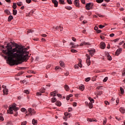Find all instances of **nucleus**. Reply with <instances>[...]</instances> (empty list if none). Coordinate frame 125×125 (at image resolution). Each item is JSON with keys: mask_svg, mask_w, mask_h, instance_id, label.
<instances>
[{"mask_svg": "<svg viewBox=\"0 0 125 125\" xmlns=\"http://www.w3.org/2000/svg\"><path fill=\"white\" fill-rule=\"evenodd\" d=\"M6 48L7 50H3L2 52L7 56H5V58H7V61L9 65H15L17 61L28 60L29 55L27 48L11 42L7 43Z\"/></svg>", "mask_w": 125, "mask_h": 125, "instance_id": "nucleus-1", "label": "nucleus"}, {"mask_svg": "<svg viewBox=\"0 0 125 125\" xmlns=\"http://www.w3.org/2000/svg\"><path fill=\"white\" fill-rule=\"evenodd\" d=\"M16 104H14L13 105L9 107V110L8 112L9 114H13V111H17L18 110V108L16 107Z\"/></svg>", "mask_w": 125, "mask_h": 125, "instance_id": "nucleus-2", "label": "nucleus"}, {"mask_svg": "<svg viewBox=\"0 0 125 125\" xmlns=\"http://www.w3.org/2000/svg\"><path fill=\"white\" fill-rule=\"evenodd\" d=\"M28 112H29V113L26 114V116H32L33 115H35L36 114V111H35V110L34 109H32L31 108H29L28 109Z\"/></svg>", "mask_w": 125, "mask_h": 125, "instance_id": "nucleus-3", "label": "nucleus"}, {"mask_svg": "<svg viewBox=\"0 0 125 125\" xmlns=\"http://www.w3.org/2000/svg\"><path fill=\"white\" fill-rule=\"evenodd\" d=\"M92 6H93V4L91 3H87L85 6L86 9L87 10H90V9L92 8Z\"/></svg>", "mask_w": 125, "mask_h": 125, "instance_id": "nucleus-4", "label": "nucleus"}, {"mask_svg": "<svg viewBox=\"0 0 125 125\" xmlns=\"http://www.w3.org/2000/svg\"><path fill=\"white\" fill-rule=\"evenodd\" d=\"M44 92H45V89H44V88H42L40 90V92H37L36 94L38 96H41L42 95V93H44Z\"/></svg>", "mask_w": 125, "mask_h": 125, "instance_id": "nucleus-5", "label": "nucleus"}, {"mask_svg": "<svg viewBox=\"0 0 125 125\" xmlns=\"http://www.w3.org/2000/svg\"><path fill=\"white\" fill-rule=\"evenodd\" d=\"M80 0H75L74 1V5L76 6V7H81V6H80V3H79V1Z\"/></svg>", "mask_w": 125, "mask_h": 125, "instance_id": "nucleus-6", "label": "nucleus"}, {"mask_svg": "<svg viewBox=\"0 0 125 125\" xmlns=\"http://www.w3.org/2000/svg\"><path fill=\"white\" fill-rule=\"evenodd\" d=\"M122 51H123V49H122V48L118 49L115 53L116 55H117V56H118V55H120V53H121V52H122Z\"/></svg>", "mask_w": 125, "mask_h": 125, "instance_id": "nucleus-7", "label": "nucleus"}, {"mask_svg": "<svg viewBox=\"0 0 125 125\" xmlns=\"http://www.w3.org/2000/svg\"><path fill=\"white\" fill-rule=\"evenodd\" d=\"M100 47L102 48V49H104L106 47V44L104 42H101L100 43Z\"/></svg>", "mask_w": 125, "mask_h": 125, "instance_id": "nucleus-8", "label": "nucleus"}, {"mask_svg": "<svg viewBox=\"0 0 125 125\" xmlns=\"http://www.w3.org/2000/svg\"><path fill=\"white\" fill-rule=\"evenodd\" d=\"M88 52H89L90 55L92 57L94 55V53L95 52L94 51V49H91L90 50H88Z\"/></svg>", "mask_w": 125, "mask_h": 125, "instance_id": "nucleus-9", "label": "nucleus"}, {"mask_svg": "<svg viewBox=\"0 0 125 125\" xmlns=\"http://www.w3.org/2000/svg\"><path fill=\"white\" fill-rule=\"evenodd\" d=\"M52 2L54 4L55 7H57L58 6V1L56 0H52Z\"/></svg>", "mask_w": 125, "mask_h": 125, "instance_id": "nucleus-10", "label": "nucleus"}, {"mask_svg": "<svg viewBox=\"0 0 125 125\" xmlns=\"http://www.w3.org/2000/svg\"><path fill=\"white\" fill-rule=\"evenodd\" d=\"M56 30H60L61 32H62L63 31V27H62L61 25H60L59 26H56L55 27Z\"/></svg>", "mask_w": 125, "mask_h": 125, "instance_id": "nucleus-11", "label": "nucleus"}, {"mask_svg": "<svg viewBox=\"0 0 125 125\" xmlns=\"http://www.w3.org/2000/svg\"><path fill=\"white\" fill-rule=\"evenodd\" d=\"M32 124L34 125H38V121L36 120L35 119H33V120H32Z\"/></svg>", "mask_w": 125, "mask_h": 125, "instance_id": "nucleus-12", "label": "nucleus"}, {"mask_svg": "<svg viewBox=\"0 0 125 125\" xmlns=\"http://www.w3.org/2000/svg\"><path fill=\"white\" fill-rule=\"evenodd\" d=\"M3 92L4 94H8V89L5 88L3 90Z\"/></svg>", "mask_w": 125, "mask_h": 125, "instance_id": "nucleus-13", "label": "nucleus"}, {"mask_svg": "<svg viewBox=\"0 0 125 125\" xmlns=\"http://www.w3.org/2000/svg\"><path fill=\"white\" fill-rule=\"evenodd\" d=\"M64 115L65 117H67V118H70L71 117V114L68 113V112H65L64 113Z\"/></svg>", "mask_w": 125, "mask_h": 125, "instance_id": "nucleus-14", "label": "nucleus"}, {"mask_svg": "<svg viewBox=\"0 0 125 125\" xmlns=\"http://www.w3.org/2000/svg\"><path fill=\"white\" fill-rule=\"evenodd\" d=\"M79 89H80V90H81L82 91H83V90H84V86L83 85L80 86Z\"/></svg>", "mask_w": 125, "mask_h": 125, "instance_id": "nucleus-15", "label": "nucleus"}, {"mask_svg": "<svg viewBox=\"0 0 125 125\" xmlns=\"http://www.w3.org/2000/svg\"><path fill=\"white\" fill-rule=\"evenodd\" d=\"M64 88L66 91H68V90L70 89V87L67 84L64 85Z\"/></svg>", "mask_w": 125, "mask_h": 125, "instance_id": "nucleus-16", "label": "nucleus"}, {"mask_svg": "<svg viewBox=\"0 0 125 125\" xmlns=\"http://www.w3.org/2000/svg\"><path fill=\"white\" fill-rule=\"evenodd\" d=\"M119 110L120 111V112L121 113H125V109L124 108V107H121L120 109H119Z\"/></svg>", "mask_w": 125, "mask_h": 125, "instance_id": "nucleus-17", "label": "nucleus"}, {"mask_svg": "<svg viewBox=\"0 0 125 125\" xmlns=\"http://www.w3.org/2000/svg\"><path fill=\"white\" fill-rule=\"evenodd\" d=\"M56 105L57 106H59V107H60V106H61V102L60 101L56 102Z\"/></svg>", "mask_w": 125, "mask_h": 125, "instance_id": "nucleus-18", "label": "nucleus"}, {"mask_svg": "<svg viewBox=\"0 0 125 125\" xmlns=\"http://www.w3.org/2000/svg\"><path fill=\"white\" fill-rule=\"evenodd\" d=\"M88 100L91 102V103H94V100L93 99L91 98V97H89L88 98Z\"/></svg>", "mask_w": 125, "mask_h": 125, "instance_id": "nucleus-19", "label": "nucleus"}, {"mask_svg": "<svg viewBox=\"0 0 125 125\" xmlns=\"http://www.w3.org/2000/svg\"><path fill=\"white\" fill-rule=\"evenodd\" d=\"M107 56L108 60H109V61H111V60H112V57H111V56H110V54H107Z\"/></svg>", "mask_w": 125, "mask_h": 125, "instance_id": "nucleus-20", "label": "nucleus"}, {"mask_svg": "<svg viewBox=\"0 0 125 125\" xmlns=\"http://www.w3.org/2000/svg\"><path fill=\"white\" fill-rule=\"evenodd\" d=\"M13 19V17L12 15H10L8 17V21L10 22Z\"/></svg>", "mask_w": 125, "mask_h": 125, "instance_id": "nucleus-21", "label": "nucleus"}, {"mask_svg": "<svg viewBox=\"0 0 125 125\" xmlns=\"http://www.w3.org/2000/svg\"><path fill=\"white\" fill-rule=\"evenodd\" d=\"M59 3L61 4H65V2H64V0H59Z\"/></svg>", "mask_w": 125, "mask_h": 125, "instance_id": "nucleus-22", "label": "nucleus"}, {"mask_svg": "<svg viewBox=\"0 0 125 125\" xmlns=\"http://www.w3.org/2000/svg\"><path fill=\"white\" fill-rule=\"evenodd\" d=\"M90 60H86V63H87V65H88V66H89L90 65Z\"/></svg>", "mask_w": 125, "mask_h": 125, "instance_id": "nucleus-23", "label": "nucleus"}, {"mask_svg": "<svg viewBox=\"0 0 125 125\" xmlns=\"http://www.w3.org/2000/svg\"><path fill=\"white\" fill-rule=\"evenodd\" d=\"M65 8L67 9V10H71V9H72V7L70 6H66L65 7Z\"/></svg>", "mask_w": 125, "mask_h": 125, "instance_id": "nucleus-24", "label": "nucleus"}, {"mask_svg": "<svg viewBox=\"0 0 125 125\" xmlns=\"http://www.w3.org/2000/svg\"><path fill=\"white\" fill-rule=\"evenodd\" d=\"M120 91L121 94H124V93H125V90H124V89L122 87H120Z\"/></svg>", "mask_w": 125, "mask_h": 125, "instance_id": "nucleus-25", "label": "nucleus"}, {"mask_svg": "<svg viewBox=\"0 0 125 125\" xmlns=\"http://www.w3.org/2000/svg\"><path fill=\"white\" fill-rule=\"evenodd\" d=\"M4 12L6 13V14H7L8 15H10V11H9V10H5Z\"/></svg>", "mask_w": 125, "mask_h": 125, "instance_id": "nucleus-26", "label": "nucleus"}, {"mask_svg": "<svg viewBox=\"0 0 125 125\" xmlns=\"http://www.w3.org/2000/svg\"><path fill=\"white\" fill-rule=\"evenodd\" d=\"M88 106L90 109H92V107H93V105H92V103H89Z\"/></svg>", "mask_w": 125, "mask_h": 125, "instance_id": "nucleus-27", "label": "nucleus"}, {"mask_svg": "<svg viewBox=\"0 0 125 125\" xmlns=\"http://www.w3.org/2000/svg\"><path fill=\"white\" fill-rule=\"evenodd\" d=\"M13 15H16V14H17V10H13Z\"/></svg>", "mask_w": 125, "mask_h": 125, "instance_id": "nucleus-28", "label": "nucleus"}, {"mask_svg": "<svg viewBox=\"0 0 125 125\" xmlns=\"http://www.w3.org/2000/svg\"><path fill=\"white\" fill-rule=\"evenodd\" d=\"M24 93H26V94H29L30 93V92L28 90H24L23 91Z\"/></svg>", "mask_w": 125, "mask_h": 125, "instance_id": "nucleus-29", "label": "nucleus"}, {"mask_svg": "<svg viewBox=\"0 0 125 125\" xmlns=\"http://www.w3.org/2000/svg\"><path fill=\"white\" fill-rule=\"evenodd\" d=\"M85 56L86 58V60H90V57L88 55V54H86Z\"/></svg>", "mask_w": 125, "mask_h": 125, "instance_id": "nucleus-30", "label": "nucleus"}, {"mask_svg": "<svg viewBox=\"0 0 125 125\" xmlns=\"http://www.w3.org/2000/svg\"><path fill=\"white\" fill-rule=\"evenodd\" d=\"M96 1L98 2V3H101L104 1V0H96Z\"/></svg>", "mask_w": 125, "mask_h": 125, "instance_id": "nucleus-31", "label": "nucleus"}, {"mask_svg": "<svg viewBox=\"0 0 125 125\" xmlns=\"http://www.w3.org/2000/svg\"><path fill=\"white\" fill-rule=\"evenodd\" d=\"M16 7H17V5H16V3H13V8H14V9H16Z\"/></svg>", "mask_w": 125, "mask_h": 125, "instance_id": "nucleus-32", "label": "nucleus"}, {"mask_svg": "<svg viewBox=\"0 0 125 125\" xmlns=\"http://www.w3.org/2000/svg\"><path fill=\"white\" fill-rule=\"evenodd\" d=\"M4 119H3V117H2V115L0 114V121H4Z\"/></svg>", "mask_w": 125, "mask_h": 125, "instance_id": "nucleus-33", "label": "nucleus"}, {"mask_svg": "<svg viewBox=\"0 0 125 125\" xmlns=\"http://www.w3.org/2000/svg\"><path fill=\"white\" fill-rule=\"evenodd\" d=\"M71 52H73V53H77V52H78V51L75 49H71Z\"/></svg>", "mask_w": 125, "mask_h": 125, "instance_id": "nucleus-34", "label": "nucleus"}, {"mask_svg": "<svg viewBox=\"0 0 125 125\" xmlns=\"http://www.w3.org/2000/svg\"><path fill=\"white\" fill-rule=\"evenodd\" d=\"M30 33H34V30H31V29L28 30V31H27V34H29Z\"/></svg>", "mask_w": 125, "mask_h": 125, "instance_id": "nucleus-35", "label": "nucleus"}, {"mask_svg": "<svg viewBox=\"0 0 125 125\" xmlns=\"http://www.w3.org/2000/svg\"><path fill=\"white\" fill-rule=\"evenodd\" d=\"M52 102H53V103H54V102H56V98L54 97L53 98H52Z\"/></svg>", "mask_w": 125, "mask_h": 125, "instance_id": "nucleus-36", "label": "nucleus"}, {"mask_svg": "<svg viewBox=\"0 0 125 125\" xmlns=\"http://www.w3.org/2000/svg\"><path fill=\"white\" fill-rule=\"evenodd\" d=\"M83 45H89L90 44L89 42H83Z\"/></svg>", "mask_w": 125, "mask_h": 125, "instance_id": "nucleus-37", "label": "nucleus"}, {"mask_svg": "<svg viewBox=\"0 0 125 125\" xmlns=\"http://www.w3.org/2000/svg\"><path fill=\"white\" fill-rule=\"evenodd\" d=\"M79 46V45H73V46H72L71 48H77Z\"/></svg>", "mask_w": 125, "mask_h": 125, "instance_id": "nucleus-38", "label": "nucleus"}, {"mask_svg": "<svg viewBox=\"0 0 125 125\" xmlns=\"http://www.w3.org/2000/svg\"><path fill=\"white\" fill-rule=\"evenodd\" d=\"M107 81H108V77H105L104 78L103 82H104V83H106V82H107Z\"/></svg>", "mask_w": 125, "mask_h": 125, "instance_id": "nucleus-39", "label": "nucleus"}, {"mask_svg": "<svg viewBox=\"0 0 125 125\" xmlns=\"http://www.w3.org/2000/svg\"><path fill=\"white\" fill-rule=\"evenodd\" d=\"M17 5H18V6H21V5H22V2H19L17 3Z\"/></svg>", "mask_w": 125, "mask_h": 125, "instance_id": "nucleus-40", "label": "nucleus"}, {"mask_svg": "<svg viewBox=\"0 0 125 125\" xmlns=\"http://www.w3.org/2000/svg\"><path fill=\"white\" fill-rule=\"evenodd\" d=\"M90 80V77H88L85 79V82H89Z\"/></svg>", "mask_w": 125, "mask_h": 125, "instance_id": "nucleus-41", "label": "nucleus"}, {"mask_svg": "<svg viewBox=\"0 0 125 125\" xmlns=\"http://www.w3.org/2000/svg\"><path fill=\"white\" fill-rule=\"evenodd\" d=\"M67 2L69 4H72V0H67Z\"/></svg>", "mask_w": 125, "mask_h": 125, "instance_id": "nucleus-42", "label": "nucleus"}, {"mask_svg": "<svg viewBox=\"0 0 125 125\" xmlns=\"http://www.w3.org/2000/svg\"><path fill=\"white\" fill-rule=\"evenodd\" d=\"M60 64L62 67L64 66V62H60Z\"/></svg>", "mask_w": 125, "mask_h": 125, "instance_id": "nucleus-43", "label": "nucleus"}, {"mask_svg": "<svg viewBox=\"0 0 125 125\" xmlns=\"http://www.w3.org/2000/svg\"><path fill=\"white\" fill-rule=\"evenodd\" d=\"M99 27L100 29H103V28H104V27H105V25H99Z\"/></svg>", "mask_w": 125, "mask_h": 125, "instance_id": "nucleus-44", "label": "nucleus"}, {"mask_svg": "<svg viewBox=\"0 0 125 125\" xmlns=\"http://www.w3.org/2000/svg\"><path fill=\"white\" fill-rule=\"evenodd\" d=\"M21 112H26V111H27V110L26 109H25L24 108H21Z\"/></svg>", "mask_w": 125, "mask_h": 125, "instance_id": "nucleus-45", "label": "nucleus"}, {"mask_svg": "<svg viewBox=\"0 0 125 125\" xmlns=\"http://www.w3.org/2000/svg\"><path fill=\"white\" fill-rule=\"evenodd\" d=\"M27 125V121H24L23 122L21 123V125Z\"/></svg>", "mask_w": 125, "mask_h": 125, "instance_id": "nucleus-46", "label": "nucleus"}, {"mask_svg": "<svg viewBox=\"0 0 125 125\" xmlns=\"http://www.w3.org/2000/svg\"><path fill=\"white\" fill-rule=\"evenodd\" d=\"M106 123H107V120H106V119L104 120V122H103V125H106Z\"/></svg>", "mask_w": 125, "mask_h": 125, "instance_id": "nucleus-47", "label": "nucleus"}, {"mask_svg": "<svg viewBox=\"0 0 125 125\" xmlns=\"http://www.w3.org/2000/svg\"><path fill=\"white\" fill-rule=\"evenodd\" d=\"M32 1V0H26V2L27 3H30Z\"/></svg>", "mask_w": 125, "mask_h": 125, "instance_id": "nucleus-48", "label": "nucleus"}, {"mask_svg": "<svg viewBox=\"0 0 125 125\" xmlns=\"http://www.w3.org/2000/svg\"><path fill=\"white\" fill-rule=\"evenodd\" d=\"M115 36V34L112 33L109 35V37H110L111 38H113V37H114Z\"/></svg>", "mask_w": 125, "mask_h": 125, "instance_id": "nucleus-49", "label": "nucleus"}, {"mask_svg": "<svg viewBox=\"0 0 125 125\" xmlns=\"http://www.w3.org/2000/svg\"><path fill=\"white\" fill-rule=\"evenodd\" d=\"M115 119L117 120V121H121V120L120 118H118L117 116L115 117Z\"/></svg>", "mask_w": 125, "mask_h": 125, "instance_id": "nucleus-50", "label": "nucleus"}, {"mask_svg": "<svg viewBox=\"0 0 125 125\" xmlns=\"http://www.w3.org/2000/svg\"><path fill=\"white\" fill-rule=\"evenodd\" d=\"M24 72H23L22 71L20 73L18 74V76H20L21 75H23V73Z\"/></svg>", "mask_w": 125, "mask_h": 125, "instance_id": "nucleus-51", "label": "nucleus"}, {"mask_svg": "<svg viewBox=\"0 0 125 125\" xmlns=\"http://www.w3.org/2000/svg\"><path fill=\"white\" fill-rule=\"evenodd\" d=\"M56 94V92H53L52 94H50L51 95H53V96H55V94Z\"/></svg>", "mask_w": 125, "mask_h": 125, "instance_id": "nucleus-52", "label": "nucleus"}, {"mask_svg": "<svg viewBox=\"0 0 125 125\" xmlns=\"http://www.w3.org/2000/svg\"><path fill=\"white\" fill-rule=\"evenodd\" d=\"M80 0L82 2V3H83V4H84L85 3V0Z\"/></svg>", "mask_w": 125, "mask_h": 125, "instance_id": "nucleus-53", "label": "nucleus"}, {"mask_svg": "<svg viewBox=\"0 0 125 125\" xmlns=\"http://www.w3.org/2000/svg\"><path fill=\"white\" fill-rule=\"evenodd\" d=\"M78 66H79V67H80V68H82V63L81 62H79L78 64Z\"/></svg>", "mask_w": 125, "mask_h": 125, "instance_id": "nucleus-54", "label": "nucleus"}, {"mask_svg": "<svg viewBox=\"0 0 125 125\" xmlns=\"http://www.w3.org/2000/svg\"><path fill=\"white\" fill-rule=\"evenodd\" d=\"M104 103L106 105H109V102L107 101H104Z\"/></svg>", "mask_w": 125, "mask_h": 125, "instance_id": "nucleus-55", "label": "nucleus"}, {"mask_svg": "<svg viewBox=\"0 0 125 125\" xmlns=\"http://www.w3.org/2000/svg\"><path fill=\"white\" fill-rule=\"evenodd\" d=\"M95 31H98V27L97 26H95L94 27Z\"/></svg>", "mask_w": 125, "mask_h": 125, "instance_id": "nucleus-56", "label": "nucleus"}, {"mask_svg": "<svg viewBox=\"0 0 125 125\" xmlns=\"http://www.w3.org/2000/svg\"><path fill=\"white\" fill-rule=\"evenodd\" d=\"M73 106H74V107H76V106H77V103L74 102L73 103Z\"/></svg>", "mask_w": 125, "mask_h": 125, "instance_id": "nucleus-57", "label": "nucleus"}, {"mask_svg": "<svg viewBox=\"0 0 125 125\" xmlns=\"http://www.w3.org/2000/svg\"><path fill=\"white\" fill-rule=\"evenodd\" d=\"M6 125H12V123L11 122H8Z\"/></svg>", "mask_w": 125, "mask_h": 125, "instance_id": "nucleus-58", "label": "nucleus"}, {"mask_svg": "<svg viewBox=\"0 0 125 125\" xmlns=\"http://www.w3.org/2000/svg\"><path fill=\"white\" fill-rule=\"evenodd\" d=\"M68 112H71V111H72V108H71V107L68 108Z\"/></svg>", "mask_w": 125, "mask_h": 125, "instance_id": "nucleus-59", "label": "nucleus"}, {"mask_svg": "<svg viewBox=\"0 0 125 125\" xmlns=\"http://www.w3.org/2000/svg\"><path fill=\"white\" fill-rule=\"evenodd\" d=\"M66 99V100H69L70 99V96H67Z\"/></svg>", "mask_w": 125, "mask_h": 125, "instance_id": "nucleus-60", "label": "nucleus"}, {"mask_svg": "<svg viewBox=\"0 0 125 125\" xmlns=\"http://www.w3.org/2000/svg\"><path fill=\"white\" fill-rule=\"evenodd\" d=\"M72 40L73 41V42H76V39L75 37H72Z\"/></svg>", "mask_w": 125, "mask_h": 125, "instance_id": "nucleus-61", "label": "nucleus"}, {"mask_svg": "<svg viewBox=\"0 0 125 125\" xmlns=\"http://www.w3.org/2000/svg\"><path fill=\"white\" fill-rule=\"evenodd\" d=\"M87 15H88V16H90V15H91V12H88L87 13Z\"/></svg>", "mask_w": 125, "mask_h": 125, "instance_id": "nucleus-62", "label": "nucleus"}, {"mask_svg": "<svg viewBox=\"0 0 125 125\" xmlns=\"http://www.w3.org/2000/svg\"><path fill=\"white\" fill-rule=\"evenodd\" d=\"M42 37H43V38H45V37H46V34H42Z\"/></svg>", "mask_w": 125, "mask_h": 125, "instance_id": "nucleus-63", "label": "nucleus"}, {"mask_svg": "<svg viewBox=\"0 0 125 125\" xmlns=\"http://www.w3.org/2000/svg\"><path fill=\"white\" fill-rule=\"evenodd\" d=\"M102 92H99L98 93V95H101V94H102Z\"/></svg>", "mask_w": 125, "mask_h": 125, "instance_id": "nucleus-64", "label": "nucleus"}]
</instances>
